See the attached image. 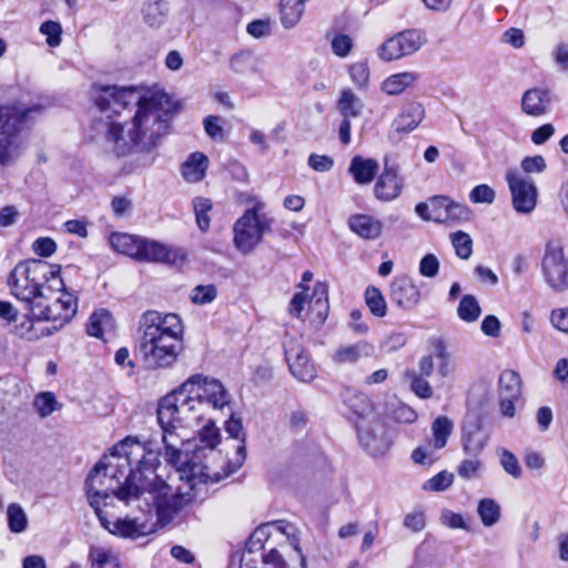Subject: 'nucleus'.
<instances>
[{"instance_id": "50", "label": "nucleus", "mask_w": 568, "mask_h": 568, "mask_svg": "<svg viewBox=\"0 0 568 568\" xmlns=\"http://www.w3.org/2000/svg\"><path fill=\"white\" fill-rule=\"evenodd\" d=\"M217 296L216 286L213 284L196 285L191 292V301L197 305L212 303Z\"/></svg>"}, {"instance_id": "24", "label": "nucleus", "mask_w": 568, "mask_h": 568, "mask_svg": "<svg viewBox=\"0 0 568 568\" xmlns=\"http://www.w3.org/2000/svg\"><path fill=\"white\" fill-rule=\"evenodd\" d=\"M429 344L433 349V357L438 361V374L444 378L449 376L455 371L456 365L445 341L442 337H433L429 339Z\"/></svg>"}, {"instance_id": "14", "label": "nucleus", "mask_w": 568, "mask_h": 568, "mask_svg": "<svg viewBox=\"0 0 568 568\" xmlns=\"http://www.w3.org/2000/svg\"><path fill=\"white\" fill-rule=\"evenodd\" d=\"M404 187V179L399 175V166L390 163L388 158H384V169L375 183V196L384 202L397 199Z\"/></svg>"}, {"instance_id": "42", "label": "nucleus", "mask_w": 568, "mask_h": 568, "mask_svg": "<svg viewBox=\"0 0 568 568\" xmlns=\"http://www.w3.org/2000/svg\"><path fill=\"white\" fill-rule=\"evenodd\" d=\"M365 302L371 313L376 317H384L387 313V304L382 292L375 286H368L365 291Z\"/></svg>"}, {"instance_id": "25", "label": "nucleus", "mask_w": 568, "mask_h": 568, "mask_svg": "<svg viewBox=\"0 0 568 568\" xmlns=\"http://www.w3.org/2000/svg\"><path fill=\"white\" fill-rule=\"evenodd\" d=\"M374 353V346L365 341L352 345L342 346L334 355L337 363H355L363 357H369Z\"/></svg>"}, {"instance_id": "22", "label": "nucleus", "mask_w": 568, "mask_h": 568, "mask_svg": "<svg viewBox=\"0 0 568 568\" xmlns=\"http://www.w3.org/2000/svg\"><path fill=\"white\" fill-rule=\"evenodd\" d=\"M209 159L202 152H193L181 166V173L189 183H197L205 176Z\"/></svg>"}, {"instance_id": "31", "label": "nucleus", "mask_w": 568, "mask_h": 568, "mask_svg": "<svg viewBox=\"0 0 568 568\" xmlns=\"http://www.w3.org/2000/svg\"><path fill=\"white\" fill-rule=\"evenodd\" d=\"M230 68L241 75L253 74L258 71V60L251 51L243 50L232 55Z\"/></svg>"}, {"instance_id": "48", "label": "nucleus", "mask_w": 568, "mask_h": 568, "mask_svg": "<svg viewBox=\"0 0 568 568\" xmlns=\"http://www.w3.org/2000/svg\"><path fill=\"white\" fill-rule=\"evenodd\" d=\"M193 209L199 229L203 232L207 231L210 226L207 212L212 209L211 201L204 197H195L193 200Z\"/></svg>"}, {"instance_id": "63", "label": "nucleus", "mask_w": 568, "mask_h": 568, "mask_svg": "<svg viewBox=\"0 0 568 568\" xmlns=\"http://www.w3.org/2000/svg\"><path fill=\"white\" fill-rule=\"evenodd\" d=\"M206 134L213 140L223 139V128L221 125V118L216 115H209L203 121Z\"/></svg>"}, {"instance_id": "45", "label": "nucleus", "mask_w": 568, "mask_h": 568, "mask_svg": "<svg viewBox=\"0 0 568 568\" xmlns=\"http://www.w3.org/2000/svg\"><path fill=\"white\" fill-rule=\"evenodd\" d=\"M112 316L106 310H99L92 313L87 326V332L90 336L100 338L103 335V328L110 324Z\"/></svg>"}, {"instance_id": "32", "label": "nucleus", "mask_w": 568, "mask_h": 568, "mask_svg": "<svg viewBox=\"0 0 568 568\" xmlns=\"http://www.w3.org/2000/svg\"><path fill=\"white\" fill-rule=\"evenodd\" d=\"M305 0H281V21L284 28H293L302 18Z\"/></svg>"}, {"instance_id": "43", "label": "nucleus", "mask_w": 568, "mask_h": 568, "mask_svg": "<svg viewBox=\"0 0 568 568\" xmlns=\"http://www.w3.org/2000/svg\"><path fill=\"white\" fill-rule=\"evenodd\" d=\"M199 439L204 448L214 449L221 440L220 429L215 426L213 416H206V424L199 430Z\"/></svg>"}, {"instance_id": "1", "label": "nucleus", "mask_w": 568, "mask_h": 568, "mask_svg": "<svg viewBox=\"0 0 568 568\" xmlns=\"http://www.w3.org/2000/svg\"><path fill=\"white\" fill-rule=\"evenodd\" d=\"M91 94L108 119L113 114L120 115L131 106L136 108L130 123H105V138L113 144L118 156L152 152L160 139L169 134L171 123L180 111V104L163 91L144 94L136 87L94 84Z\"/></svg>"}, {"instance_id": "57", "label": "nucleus", "mask_w": 568, "mask_h": 568, "mask_svg": "<svg viewBox=\"0 0 568 568\" xmlns=\"http://www.w3.org/2000/svg\"><path fill=\"white\" fill-rule=\"evenodd\" d=\"M268 526H272L277 531L285 535L287 537V540L290 541V544L293 546V548L296 551L301 552L298 537L296 536V528L292 524L286 523L284 520H277L272 524H268L266 527H268Z\"/></svg>"}, {"instance_id": "54", "label": "nucleus", "mask_w": 568, "mask_h": 568, "mask_svg": "<svg viewBox=\"0 0 568 568\" xmlns=\"http://www.w3.org/2000/svg\"><path fill=\"white\" fill-rule=\"evenodd\" d=\"M481 467L483 463L477 458L464 459L457 467V474L459 477L466 480L475 479L480 476Z\"/></svg>"}, {"instance_id": "36", "label": "nucleus", "mask_w": 568, "mask_h": 568, "mask_svg": "<svg viewBox=\"0 0 568 568\" xmlns=\"http://www.w3.org/2000/svg\"><path fill=\"white\" fill-rule=\"evenodd\" d=\"M521 394V381L515 371H504L499 376V396L519 398Z\"/></svg>"}, {"instance_id": "60", "label": "nucleus", "mask_w": 568, "mask_h": 568, "mask_svg": "<svg viewBox=\"0 0 568 568\" xmlns=\"http://www.w3.org/2000/svg\"><path fill=\"white\" fill-rule=\"evenodd\" d=\"M439 261L436 255L428 253L419 262V273L424 277H435L438 274Z\"/></svg>"}, {"instance_id": "8", "label": "nucleus", "mask_w": 568, "mask_h": 568, "mask_svg": "<svg viewBox=\"0 0 568 568\" xmlns=\"http://www.w3.org/2000/svg\"><path fill=\"white\" fill-rule=\"evenodd\" d=\"M41 112L42 106L40 104L30 106L0 105V164L10 161V148L16 134L34 115H39Z\"/></svg>"}, {"instance_id": "19", "label": "nucleus", "mask_w": 568, "mask_h": 568, "mask_svg": "<svg viewBox=\"0 0 568 568\" xmlns=\"http://www.w3.org/2000/svg\"><path fill=\"white\" fill-rule=\"evenodd\" d=\"M552 97L548 89L531 88L524 92L521 97V111L534 118L546 115L551 106Z\"/></svg>"}, {"instance_id": "53", "label": "nucleus", "mask_w": 568, "mask_h": 568, "mask_svg": "<svg viewBox=\"0 0 568 568\" xmlns=\"http://www.w3.org/2000/svg\"><path fill=\"white\" fill-rule=\"evenodd\" d=\"M332 51L339 58H346L353 49V39L344 33H337L331 41Z\"/></svg>"}, {"instance_id": "39", "label": "nucleus", "mask_w": 568, "mask_h": 568, "mask_svg": "<svg viewBox=\"0 0 568 568\" xmlns=\"http://www.w3.org/2000/svg\"><path fill=\"white\" fill-rule=\"evenodd\" d=\"M404 378L409 383L412 392L423 399H428L433 396V389L427 381V377L416 373V369H407L404 373Z\"/></svg>"}, {"instance_id": "58", "label": "nucleus", "mask_w": 568, "mask_h": 568, "mask_svg": "<svg viewBox=\"0 0 568 568\" xmlns=\"http://www.w3.org/2000/svg\"><path fill=\"white\" fill-rule=\"evenodd\" d=\"M403 525L413 532H419L426 527V516L422 510H415L405 515Z\"/></svg>"}, {"instance_id": "17", "label": "nucleus", "mask_w": 568, "mask_h": 568, "mask_svg": "<svg viewBox=\"0 0 568 568\" xmlns=\"http://www.w3.org/2000/svg\"><path fill=\"white\" fill-rule=\"evenodd\" d=\"M425 116V109L418 102H410L404 105L399 114L393 120L390 139H400L403 134L414 131Z\"/></svg>"}, {"instance_id": "9", "label": "nucleus", "mask_w": 568, "mask_h": 568, "mask_svg": "<svg viewBox=\"0 0 568 568\" xmlns=\"http://www.w3.org/2000/svg\"><path fill=\"white\" fill-rule=\"evenodd\" d=\"M541 271L546 283L556 292L568 290V258L559 242L550 241L545 247Z\"/></svg>"}, {"instance_id": "7", "label": "nucleus", "mask_w": 568, "mask_h": 568, "mask_svg": "<svg viewBox=\"0 0 568 568\" xmlns=\"http://www.w3.org/2000/svg\"><path fill=\"white\" fill-rule=\"evenodd\" d=\"M60 292L61 295L55 297L52 302H49L52 298V293H49V298H40L28 310L36 321L53 323L52 326L47 327L45 332H42L41 335H51L59 331L69 323L77 313V298L71 293L64 292V288Z\"/></svg>"}, {"instance_id": "18", "label": "nucleus", "mask_w": 568, "mask_h": 568, "mask_svg": "<svg viewBox=\"0 0 568 568\" xmlns=\"http://www.w3.org/2000/svg\"><path fill=\"white\" fill-rule=\"evenodd\" d=\"M389 296L397 306L413 310L419 303L420 293L408 276H398L390 284Z\"/></svg>"}, {"instance_id": "4", "label": "nucleus", "mask_w": 568, "mask_h": 568, "mask_svg": "<svg viewBox=\"0 0 568 568\" xmlns=\"http://www.w3.org/2000/svg\"><path fill=\"white\" fill-rule=\"evenodd\" d=\"M135 352L150 369L169 368L183 349V324L174 313L146 311L139 321Z\"/></svg>"}, {"instance_id": "5", "label": "nucleus", "mask_w": 568, "mask_h": 568, "mask_svg": "<svg viewBox=\"0 0 568 568\" xmlns=\"http://www.w3.org/2000/svg\"><path fill=\"white\" fill-rule=\"evenodd\" d=\"M8 285L27 311L40 298H49V293L64 288L60 266L43 260L20 261L10 272Z\"/></svg>"}, {"instance_id": "38", "label": "nucleus", "mask_w": 568, "mask_h": 568, "mask_svg": "<svg viewBox=\"0 0 568 568\" xmlns=\"http://www.w3.org/2000/svg\"><path fill=\"white\" fill-rule=\"evenodd\" d=\"M8 528L13 534H22L28 528V516L21 505L12 503L7 507Z\"/></svg>"}, {"instance_id": "62", "label": "nucleus", "mask_w": 568, "mask_h": 568, "mask_svg": "<svg viewBox=\"0 0 568 568\" xmlns=\"http://www.w3.org/2000/svg\"><path fill=\"white\" fill-rule=\"evenodd\" d=\"M500 463L505 471L511 475L513 477L518 478L521 475V469L518 464V460L516 456L509 450H503Z\"/></svg>"}, {"instance_id": "30", "label": "nucleus", "mask_w": 568, "mask_h": 568, "mask_svg": "<svg viewBox=\"0 0 568 568\" xmlns=\"http://www.w3.org/2000/svg\"><path fill=\"white\" fill-rule=\"evenodd\" d=\"M265 528L256 529L250 537L241 558L240 568H258L256 551L263 548L262 538L265 536Z\"/></svg>"}, {"instance_id": "41", "label": "nucleus", "mask_w": 568, "mask_h": 568, "mask_svg": "<svg viewBox=\"0 0 568 568\" xmlns=\"http://www.w3.org/2000/svg\"><path fill=\"white\" fill-rule=\"evenodd\" d=\"M348 408L357 415L361 420L366 418L373 413V404L371 399L363 393H354L345 398Z\"/></svg>"}, {"instance_id": "64", "label": "nucleus", "mask_w": 568, "mask_h": 568, "mask_svg": "<svg viewBox=\"0 0 568 568\" xmlns=\"http://www.w3.org/2000/svg\"><path fill=\"white\" fill-rule=\"evenodd\" d=\"M307 163L314 171L328 172L334 165V160L328 155L312 153L308 156Z\"/></svg>"}, {"instance_id": "6", "label": "nucleus", "mask_w": 568, "mask_h": 568, "mask_svg": "<svg viewBox=\"0 0 568 568\" xmlns=\"http://www.w3.org/2000/svg\"><path fill=\"white\" fill-rule=\"evenodd\" d=\"M160 426L161 433L148 439L133 436L125 437L114 447L115 453L124 455L125 462L131 464L133 455L141 452L143 455L140 460L149 459L151 464H146V466L152 467L156 474H159L158 469L160 467L158 456L161 452V446L164 447V459L168 464L173 467L186 464V455L181 450L183 439L174 432L180 426L163 424H160Z\"/></svg>"}, {"instance_id": "27", "label": "nucleus", "mask_w": 568, "mask_h": 568, "mask_svg": "<svg viewBox=\"0 0 568 568\" xmlns=\"http://www.w3.org/2000/svg\"><path fill=\"white\" fill-rule=\"evenodd\" d=\"M178 470H182L183 474L187 476L189 481L191 483V486H194L197 483H207L211 481H219L222 476H220L217 473L214 475H211L209 473V467L205 465H199L193 460H190L186 456V464L180 465L179 467H175ZM227 476V473L223 475V477Z\"/></svg>"}, {"instance_id": "29", "label": "nucleus", "mask_w": 568, "mask_h": 568, "mask_svg": "<svg viewBox=\"0 0 568 568\" xmlns=\"http://www.w3.org/2000/svg\"><path fill=\"white\" fill-rule=\"evenodd\" d=\"M168 10L164 0H150L142 8L143 21L151 28H160L166 20Z\"/></svg>"}, {"instance_id": "59", "label": "nucleus", "mask_w": 568, "mask_h": 568, "mask_svg": "<svg viewBox=\"0 0 568 568\" xmlns=\"http://www.w3.org/2000/svg\"><path fill=\"white\" fill-rule=\"evenodd\" d=\"M439 520L444 526L452 529L469 530V527L465 523L463 516L449 509L442 510Z\"/></svg>"}, {"instance_id": "34", "label": "nucleus", "mask_w": 568, "mask_h": 568, "mask_svg": "<svg viewBox=\"0 0 568 568\" xmlns=\"http://www.w3.org/2000/svg\"><path fill=\"white\" fill-rule=\"evenodd\" d=\"M225 430L230 437L240 440V445L236 448L237 467H240L246 458L245 433L241 419L235 418L234 414H231L229 420L225 423Z\"/></svg>"}, {"instance_id": "51", "label": "nucleus", "mask_w": 568, "mask_h": 568, "mask_svg": "<svg viewBox=\"0 0 568 568\" xmlns=\"http://www.w3.org/2000/svg\"><path fill=\"white\" fill-rule=\"evenodd\" d=\"M40 32L47 37V44L55 48L61 43L62 28L57 21L48 20L40 26Z\"/></svg>"}, {"instance_id": "11", "label": "nucleus", "mask_w": 568, "mask_h": 568, "mask_svg": "<svg viewBox=\"0 0 568 568\" xmlns=\"http://www.w3.org/2000/svg\"><path fill=\"white\" fill-rule=\"evenodd\" d=\"M424 39L416 30H406L386 40L378 49V55L384 61L397 60L416 52Z\"/></svg>"}, {"instance_id": "2", "label": "nucleus", "mask_w": 568, "mask_h": 568, "mask_svg": "<svg viewBox=\"0 0 568 568\" xmlns=\"http://www.w3.org/2000/svg\"><path fill=\"white\" fill-rule=\"evenodd\" d=\"M149 459L139 460L138 468L131 470L124 483L115 471L100 460L89 473L85 479V494L91 507L104 503L110 496L129 504L131 500L143 498L146 504L152 503L158 520L162 526L170 524L173 518L190 503V497L180 493L163 479L160 474L146 466Z\"/></svg>"}, {"instance_id": "44", "label": "nucleus", "mask_w": 568, "mask_h": 568, "mask_svg": "<svg viewBox=\"0 0 568 568\" xmlns=\"http://www.w3.org/2000/svg\"><path fill=\"white\" fill-rule=\"evenodd\" d=\"M487 443V436L480 430V428H476L471 432L464 433V450L468 455H478L485 447Z\"/></svg>"}, {"instance_id": "28", "label": "nucleus", "mask_w": 568, "mask_h": 568, "mask_svg": "<svg viewBox=\"0 0 568 568\" xmlns=\"http://www.w3.org/2000/svg\"><path fill=\"white\" fill-rule=\"evenodd\" d=\"M141 237L140 235L114 232L110 236V244L114 251L136 260Z\"/></svg>"}, {"instance_id": "3", "label": "nucleus", "mask_w": 568, "mask_h": 568, "mask_svg": "<svg viewBox=\"0 0 568 568\" xmlns=\"http://www.w3.org/2000/svg\"><path fill=\"white\" fill-rule=\"evenodd\" d=\"M230 405V395L219 379L193 375L159 402L158 422L193 427L210 413Z\"/></svg>"}, {"instance_id": "37", "label": "nucleus", "mask_w": 568, "mask_h": 568, "mask_svg": "<svg viewBox=\"0 0 568 568\" xmlns=\"http://www.w3.org/2000/svg\"><path fill=\"white\" fill-rule=\"evenodd\" d=\"M338 108L343 118H356L364 109L362 100L351 90H344L338 100Z\"/></svg>"}, {"instance_id": "16", "label": "nucleus", "mask_w": 568, "mask_h": 568, "mask_svg": "<svg viewBox=\"0 0 568 568\" xmlns=\"http://www.w3.org/2000/svg\"><path fill=\"white\" fill-rule=\"evenodd\" d=\"M285 358L291 373L302 382H311L316 376L314 365L310 362L304 348L294 339L284 342Z\"/></svg>"}, {"instance_id": "20", "label": "nucleus", "mask_w": 568, "mask_h": 568, "mask_svg": "<svg viewBox=\"0 0 568 568\" xmlns=\"http://www.w3.org/2000/svg\"><path fill=\"white\" fill-rule=\"evenodd\" d=\"M153 531V525L145 520L140 521L138 518H118L112 524V535L133 540L150 535Z\"/></svg>"}, {"instance_id": "40", "label": "nucleus", "mask_w": 568, "mask_h": 568, "mask_svg": "<svg viewBox=\"0 0 568 568\" xmlns=\"http://www.w3.org/2000/svg\"><path fill=\"white\" fill-rule=\"evenodd\" d=\"M480 314L481 308L477 298L470 294L464 295L457 307L458 317L466 323H473L478 320Z\"/></svg>"}, {"instance_id": "26", "label": "nucleus", "mask_w": 568, "mask_h": 568, "mask_svg": "<svg viewBox=\"0 0 568 568\" xmlns=\"http://www.w3.org/2000/svg\"><path fill=\"white\" fill-rule=\"evenodd\" d=\"M419 79L416 72H400L386 78L382 83V91L388 95H397L403 93L407 88L412 87Z\"/></svg>"}, {"instance_id": "10", "label": "nucleus", "mask_w": 568, "mask_h": 568, "mask_svg": "<svg viewBox=\"0 0 568 568\" xmlns=\"http://www.w3.org/2000/svg\"><path fill=\"white\" fill-rule=\"evenodd\" d=\"M511 202L516 212L521 214L531 213L537 205L538 190L531 179L521 176L516 170H508L506 173Z\"/></svg>"}, {"instance_id": "15", "label": "nucleus", "mask_w": 568, "mask_h": 568, "mask_svg": "<svg viewBox=\"0 0 568 568\" xmlns=\"http://www.w3.org/2000/svg\"><path fill=\"white\" fill-rule=\"evenodd\" d=\"M185 255L182 250L169 247L158 241L141 237L138 262L175 264L184 260Z\"/></svg>"}, {"instance_id": "61", "label": "nucleus", "mask_w": 568, "mask_h": 568, "mask_svg": "<svg viewBox=\"0 0 568 568\" xmlns=\"http://www.w3.org/2000/svg\"><path fill=\"white\" fill-rule=\"evenodd\" d=\"M36 318H33L31 313L27 314L24 316V320L20 324L16 325V327H14L16 334L22 338L28 339V341L38 339L40 337V335L36 334L33 332V321Z\"/></svg>"}, {"instance_id": "52", "label": "nucleus", "mask_w": 568, "mask_h": 568, "mask_svg": "<svg viewBox=\"0 0 568 568\" xmlns=\"http://www.w3.org/2000/svg\"><path fill=\"white\" fill-rule=\"evenodd\" d=\"M438 449L433 444L422 445L416 447L412 453V459L415 464L419 465H433L437 459L436 452Z\"/></svg>"}, {"instance_id": "33", "label": "nucleus", "mask_w": 568, "mask_h": 568, "mask_svg": "<svg viewBox=\"0 0 568 568\" xmlns=\"http://www.w3.org/2000/svg\"><path fill=\"white\" fill-rule=\"evenodd\" d=\"M477 514L485 527L496 525L501 517V507L493 498H483L478 501Z\"/></svg>"}, {"instance_id": "23", "label": "nucleus", "mask_w": 568, "mask_h": 568, "mask_svg": "<svg viewBox=\"0 0 568 568\" xmlns=\"http://www.w3.org/2000/svg\"><path fill=\"white\" fill-rule=\"evenodd\" d=\"M378 162L374 159H364L356 155L352 159L348 172L358 184L371 183L378 172Z\"/></svg>"}, {"instance_id": "21", "label": "nucleus", "mask_w": 568, "mask_h": 568, "mask_svg": "<svg viewBox=\"0 0 568 568\" xmlns=\"http://www.w3.org/2000/svg\"><path fill=\"white\" fill-rule=\"evenodd\" d=\"M349 229L358 236L365 240H375L379 237L383 224L377 219L367 214H355L348 219Z\"/></svg>"}, {"instance_id": "46", "label": "nucleus", "mask_w": 568, "mask_h": 568, "mask_svg": "<svg viewBox=\"0 0 568 568\" xmlns=\"http://www.w3.org/2000/svg\"><path fill=\"white\" fill-rule=\"evenodd\" d=\"M450 240L456 255L462 260H468L473 253V240L469 234L457 231L450 234Z\"/></svg>"}, {"instance_id": "35", "label": "nucleus", "mask_w": 568, "mask_h": 568, "mask_svg": "<svg viewBox=\"0 0 568 568\" xmlns=\"http://www.w3.org/2000/svg\"><path fill=\"white\" fill-rule=\"evenodd\" d=\"M454 428L453 422L446 416H438L432 424L433 440L429 442L435 448L442 449L446 446L448 437Z\"/></svg>"}, {"instance_id": "56", "label": "nucleus", "mask_w": 568, "mask_h": 568, "mask_svg": "<svg viewBox=\"0 0 568 568\" xmlns=\"http://www.w3.org/2000/svg\"><path fill=\"white\" fill-rule=\"evenodd\" d=\"M349 75L355 85L364 88L369 79V69L365 62H356L349 67Z\"/></svg>"}, {"instance_id": "12", "label": "nucleus", "mask_w": 568, "mask_h": 568, "mask_svg": "<svg viewBox=\"0 0 568 568\" xmlns=\"http://www.w3.org/2000/svg\"><path fill=\"white\" fill-rule=\"evenodd\" d=\"M257 210V205L246 210L233 227L234 244L244 254L250 253L261 242Z\"/></svg>"}, {"instance_id": "47", "label": "nucleus", "mask_w": 568, "mask_h": 568, "mask_svg": "<svg viewBox=\"0 0 568 568\" xmlns=\"http://www.w3.org/2000/svg\"><path fill=\"white\" fill-rule=\"evenodd\" d=\"M57 405L55 396L50 392L40 393L33 399V406L42 418L50 416L57 409Z\"/></svg>"}, {"instance_id": "49", "label": "nucleus", "mask_w": 568, "mask_h": 568, "mask_svg": "<svg viewBox=\"0 0 568 568\" xmlns=\"http://www.w3.org/2000/svg\"><path fill=\"white\" fill-rule=\"evenodd\" d=\"M454 474L443 470L426 480L423 489L426 491H444L453 485Z\"/></svg>"}, {"instance_id": "13", "label": "nucleus", "mask_w": 568, "mask_h": 568, "mask_svg": "<svg viewBox=\"0 0 568 568\" xmlns=\"http://www.w3.org/2000/svg\"><path fill=\"white\" fill-rule=\"evenodd\" d=\"M359 444L372 456L384 455L389 448V442L385 436V426L377 419L362 420L356 424Z\"/></svg>"}, {"instance_id": "55", "label": "nucleus", "mask_w": 568, "mask_h": 568, "mask_svg": "<svg viewBox=\"0 0 568 568\" xmlns=\"http://www.w3.org/2000/svg\"><path fill=\"white\" fill-rule=\"evenodd\" d=\"M495 191L487 184H479L475 186L469 193V199L473 203L491 204L495 200Z\"/></svg>"}]
</instances>
